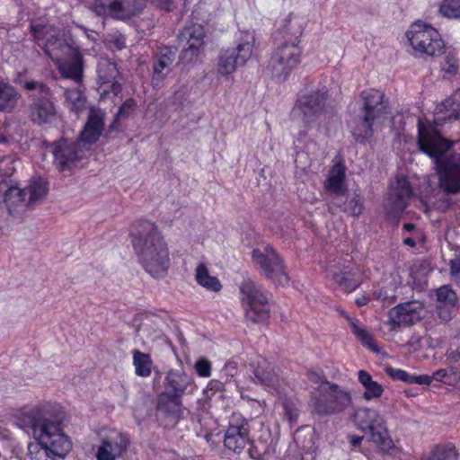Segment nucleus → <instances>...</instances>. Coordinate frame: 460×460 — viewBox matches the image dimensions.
Returning a JSON list of instances; mask_svg holds the SVG:
<instances>
[{"label":"nucleus","instance_id":"f257e3e1","mask_svg":"<svg viewBox=\"0 0 460 460\" xmlns=\"http://www.w3.org/2000/svg\"><path fill=\"white\" fill-rule=\"evenodd\" d=\"M15 424L50 452L56 460L64 459L72 449V442L63 431L62 413L52 405L23 408L15 415Z\"/></svg>","mask_w":460,"mask_h":460},{"label":"nucleus","instance_id":"f03ea898","mask_svg":"<svg viewBox=\"0 0 460 460\" xmlns=\"http://www.w3.org/2000/svg\"><path fill=\"white\" fill-rule=\"evenodd\" d=\"M417 144L420 151L433 158L436 163L439 185L445 192H460V155H451L441 159L452 147L453 143L445 138L434 128H425L421 119L418 120Z\"/></svg>","mask_w":460,"mask_h":460},{"label":"nucleus","instance_id":"7ed1b4c3","mask_svg":"<svg viewBox=\"0 0 460 460\" xmlns=\"http://www.w3.org/2000/svg\"><path fill=\"white\" fill-rule=\"evenodd\" d=\"M131 243L144 270L154 278L166 274L169 267L167 244L151 221L138 220L130 232Z\"/></svg>","mask_w":460,"mask_h":460},{"label":"nucleus","instance_id":"20e7f679","mask_svg":"<svg viewBox=\"0 0 460 460\" xmlns=\"http://www.w3.org/2000/svg\"><path fill=\"white\" fill-rule=\"evenodd\" d=\"M384 98V93L376 89L365 90L360 93L362 107L358 117L349 124L351 134L357 143L365 145L373 137L375 120L385 112Z\"/></svg>","mask_w":460,"mask_h":460},{"label":"nucleus","instance_id":"39448f33","mask_svg":"<svg viewBox=\"0 0 460 460\" xmlns=\"http://www.w3.org/2000/svg\"><path fill=\"white\" fill-rule=\"evenodd\" d=\"M313 412L321 416L337 415L347 410L351 402V394L335 383L326 379L311 394Z\"/></svg>","mask_w":460,"mask_h":460},{"label":"nucleus","instance_id":"423d86ee","mask_svg":"<svg viewBox=\"0 0 460 460\" xmlns=\"http://www.w3.org/2000/svg\"><path fill=\"white\" fill-rule=\"evenodd\" d=\"M23 89L36 90L37 93L31 96V102L28 107L31 121L38 126L51 124L57 119V107L53 93L47 84L35 80L26 81Z\"/></svg>","mask_w":460,"mask_h":460},{"label":"nucleus","instance_id":"0eeeda50","mask_svg":"<svg viewBox=\"0 0 460 460\" xmlns=\"http://www.w3.org/2000/svg\"><path fill=\"white\" fill-rule=\"evenodd\" d=\"M302 47L297 41L283 40L271 52L267 71L279 82H285L301 62Z\"/></svg>","mask_w":460,"mask_h":460},{"label":"nucleus","instance_id":"6e6552de","mask_svg":"<svg viewBox=\"0 0 460 460\" xmlns=\"http://www.w3.org/2000/svg\"><path fill=\"white\" fill-rule=\"evenodd\" d=\"M240 294L246 322L259 323L270 318L269 299L261 285L251 279H243L240 285Z\"/></svg>","mask_w":460,"mask_h":460},{"label":"nucleus","instance_id":"1a4fd4ad","mask_svg":"<svg viewBox=\"0 0 460 460\" xmlns=\"http://www.w3.org/2000/svg\"><path fill=\"white\" fill-rule=\"evenodd\" d=\"M252 260L259 268L261 275L275 285L288 284L289 276L285 261L272 246L264 245L253 249Z\"/></svg>","mask_w":460,"mask_h":460},{"label":"nucleus","instance_id":"9d476101","mask_svg":"<svg viewBox=\"0 0 460 460\" xmlns=\"http://www.w3.org/2000/svg\"><path fill=\"white\" fill-rule=\"evenodd\" d=\"M406 36L412 49L420 54L437 57L445 51V43L439 32L427 23L414 22Z\"/></svg>","mask_w":460,"mask_h":460},{"label":"nucleus","instance_id":"9b49d317","mask_svg":"<svg viewBox=\"0 0 460 460\" xmlns=\"http://www.w3.org/2000/svg\"><path fill=\"white\" fill-rule=\"evenodd\" d=\"M328 91L325 88L298 95L292 109V116L305 127H310L326 108Z\"/></svg>","mask_w":460,"mask_h":460},{"label":"nucleus","instance_id":"f8f14e48","mask_svg":"<svg viewBox=\"0 0 460 460\" xmlns=\"http://www.w3.org/2000/svg\"><path fill=\"white\" fill-rule=\"evenodd\" d=\"M146 5V0H95L94 12L100 16L128 21L139 15Z\"/></svg>","mask_w":460,"mask_h":460},{"label":"nucleus","instance_id":"ddd939ff","mask_svg":"<svg viewBox=\"0 0 460 460\" xmlns=\"http://www.w3.org/2000/svg\"><path fill=\"white\" fill-rule=\"evenodd\" d=\"M205 32L202 26L192 24L184 27L179 33L178 40L182 50L180 54V62L183 65L195 62L204 47Z\"/></svg>","mask_w":460,"mask_h":460},{"label":"nucleus","instance_id":"4468645a","mask_svg":"<svg viewBox=\"0 0 460 460\" xmlns=\"http://www.w3.org/2000/svg\"><path fill=\"white\" fill-rule=\"evenodd\" d=\"M353 420L360 429L369 431L374 443L383 449L389 447L391 441L386 439L383 420L376 411L369 408H358L353 413Z\"/></svg>","mask_w":460,"mask_h":460},{"label":"nucleus","instance_id":"2eb2a0df","mask_svg":"<svg viewBox=\"0 0 460 460\" xmlns=\"http://www.w3.org/2000/svg\"><path fill=\"white\" fill-rule=\"evenodd\" d=\"M329 279L345 292H351L356 289L360 282L358 279V269L351 261V258L346 255L342 261L331 265L326 270Z\"/></svg>","mask_w":460,"mask_h":460},{"label":"nucleus","instance_id":"dca6fc26","mask_svg":"<svg viewBox=\"0 0 460 460\" xmlns=\"http://www.w3.org/2000/svg\"><path fill=\"white\" fill-rule=\"evenodd\" d=\"M251 443L248 421L239 414H233L224 436L225 447L240 454Z\"/></svg>","mask_w":460,"mask_h":460},{"label":"nucleus","instance_id":"f3484780","mask_svg":"<svg viewBox=\"0 0 460 460\" xmlns=\"http://www.w3.org/2000/svg\"><path fill=\"white\" fill-rule=\"evenodd\" d=\"M54 164L59 172L68 170L72 164L82 158L79 142L75 139L61 137L51 144Z\"/></svg>","mask_w":460,"mask_h":460},{"label":"nucleus","instance_id":"a211bd4d","mask_svg":"<svg viewBox=\"0 0 460 460\" xmlns=\"http://www.w3.org/2000/svg\"><path fill=\"white\" fill-rule=\"evenodd\" d=\"M253 45L251 41L241 42L235 48L221 50L218 57V72L227 75L234 73L237 66H243L252 57Z\"/></svg>","mask_w":460,"mask_h":460},{"label":"nucleus","instance_id":"6ab92c4d","mask_svg":"<svg viewBox=\"0 0 460 460\" xmlns=\"http://www.w3.org/2000/svg\"><path fill=\"white\" fill-rule=\"evenodd\" d=\"M424 305L418 300L401 303L389 310V324L392 329L415 324L422 318Z\"/></svg>","mask_w":460,"mask_h":460},{"label":"nucleus","instance_id":"aec40b11","mask_svg":"<svg viewBox=\"0 0 460 460\" xmlns=\"http://www.w3.org/2000/svg\"><path fill=\"white\" fill-rule=\"evenodd\" d=\"M436 313L444 323L452 320L459 308L458 296L451 285H442L434 290Z\"/></svg>","mask_w":460,"mask_h":460},{"label":"nucleus","instance_id":"412c9836","mask_svg":"<svg viewBox=\"0 0 460 460\" xmlns=\"http://www.w3.org/2000/svg\"><path fill=\"white\" fill-rule=\"evenodd\" d=\"M182 411V398L161 393L157 397L156 415L165 426H174Z\"/></svg>","mask_w":460,"mask_h":460},{"label":"nucleus","instance_id":"4be33fe9","mask_svg":"<svg viewBox=\"0 0 460 460\" xmlns=\"http://www.w3.org/2000/svg\"><path fill=\"white\" fill-rule=\"evenodd\" d=\"M104 115L100 108L90 109L87 121L76 139L80 145H92L99 140L104 128Z\"/></svg>","mask_w":460,"mask_h":460},{"label":"nucleus","instance_id":"5701e85b","mask_svg":"<svg viewBox=\"0 0 460 460\" xmlns=\"http://www.w3.org/2000/svg\"><path fill=\"white\" fill-rule=\"evenodd\" d=\"M129 438L126 434L117 432L102 439L96 452L97 460H116L123 456L129 446Z\"/></svg>","mask_w":460,"mask_h":460},{"label":"nucleus","instance_id":"b1692460","mask_svg":"<svg viewBox=\"0 0 460 460\" xmlns=\"http://www.w3.org/2000/svg\"><path fill=\"white\" fill-rule=\"evenodd\" d=\"M98 81L100 86L103 87V92L112 93L118 95L122 91V85L118 81L120 74L118 70L117 65L109 59H101L97 66Z\"/></svg>","mask_w":460,"mask_h":460},{"label":"nucleus","instance_id":"393cba45","mask_svg":"<svg viewBox=\"0 0 460 460\" xmlns=\"http://www.w3.org/2000/svg\"><path fill=\"white\" fill-rule=\"evenodd\" d=\"M177 48L164 47L154 58L152 84L154 87H159L166 75L171 71V66L175 60Z\"/></svg>","mask_w":460,"mask_h":460},{"label":"nucleus","instance_id":"a878e982","mask_svg":"<svg viewBox=\"0 0 460 460\" xmlns=\"http://www.w3.org/2000/svg\"><path fill=\"white\" fill-rule=\"evenodd\" d=\"M456 119H460V89L438 105L434 125L426 126L424 124V127L427 128H434L438 130V127L444 125L447 121Z\"/></svg>","mask_w":460,"mask_h":460},{"label":"nucleus","instance_id":"bb28decb","mask_svg":"<svg viewBox=\"0 0 460 460\" xmlns=\"http://www.w3.org/2000/svg\"><path fill=\"white\" fill-rule=\"evenodd\" d=\"M84 60L81 52L76 49H69L68 58L58 63V68L63 78L80 84L84 77Z\"/></svg>","mask_w":460,"mask_h":460},{"label":"nucleus","instance_id":"cd10ccee","mask_svg":"<svg viewBox=\"0 0 460 460\" xmlns=\"http://www.w3.org/2000/svg\"><path fill=\"white\" fill-rule=\"evenodd\" d=\"M27 190L17 186H8L5 182L0 184V199L5 205L10 215L16 212L18 208L28 207L26 203Z\"/></svg>","mask_w":460,"mask_h":460},{"label":"nucleus","instance_id":"c85d7f7f","mask_svg":"<svg viewBox=\"0 0 460 460\" xmlns=\"http://www.w3.org/2000/svg\"><path fill=\"white\" fill-rule=\"evenodd\" d=\"M192 385V378L184 372L170 370L164 380L163 393L182 398L186 390Z\"/></svg>","mask_w":460,"mask_h":460},{"label":"nucleus","instance_id":"c756f323","mask_svg":"<svg viewBox=\"0 0 460 460\" xmlns=\"http://www.w3.org/2000/svg\"><path fill=\"white\" fill-rule=\"evenodd\" d=\"M411 195L412 190L410 182L406 178L402 177L397 179L395 186L390 192L389 199L395 210L403 211Z\"/></svg>","mask_w":460,"mask_h":460},{"label":"nucleus","instance_id":"7c9ffc66","mask_svg":"<svg viewBox=\"0 0 460 460\" xmlns=\"http://www.w3.org/2000/svg\"><path fill=\"white\" fill-rule=\"evenodd\" d=\"M324 189L329 194H347L345 167L342 164H337L332 167L324 181Z\"/></svg>","mask_w":460,"mask_h":460},{"label":"nucleus","instance_id":"2f4dec72","mask_svg":"<svg viewBox=\"0 0 460 460\" xmlns=\"http://www.w3.org/2000/svg\"><path fill=\"white\" fill-rule=\"evenodd\" d=\"M253 380L264 386L275 387L279 382V376L271 364L262 358L257 362L253 370Z\"/></svg>","mask_w":460,"mask_h":460},{"label":"nucleus","instance_id":"473e14b6","mask_svg":"<svg viewBox=\"0 0 460 460\" xmlns=\"http://www.w3.org/2000/svg\"><path fill=\"white\" fill-rule=\"evenodd\" d=\"M20 94L8 82L0 79V111L11 112L17 106Z\"/></svg>","mask_w":460,"mask_h":460},{"label":"nucleus","instance_id":"72a5a7b5","mask_svg":"<svg viewBox=\"0 0 460 460\" xmlns=\"http://www.w3.org/2000/svg\"><path fill=\"white\" fill-rule=\"evenodd\" d=\"M303 24L304 22L301 18L290 14L283 25V40L297 41V44L300 45V38L304 32Z\"/></svg>","mask_w":460,"mask_h":460},{"label":"nucleus","instance_id":"f704fd0d","mask_svg":"<svg viewBox=\"0 0 460 460\" xmlns=\"http://www.w3.org/2000/svg\"><path fill=\"white\" fill-rule=\"evenodd\" d=\"M27 190L26 203L28 206H33L48 194L47 181L39 177L31 181L30 184L23 189Z\"/></svg>","mask_w":460,"mask_h":460},{"label":"nucleus","instance_id":"c9c22d12","mask_svg":"<svg viewBox=\"0 0 460 460\" xmlns=\"http://www.w3.org/2000/svg\"><path fill=\"white\" fill-rule=\"evenodd\" d=\"M195 279L197 283L206 289L213 292H218L222 285L217 277L209 275L208 269L203 263H199L196 268Z\"/></svg>","mask_w":460,"mask_h":460},{"label":"nucleus","instance_id":"e433bc0d","mask_svg":"<svg viewBox=\"0 0 460 460\" xmlns=\"http://www.w3.org/2000/svg\"><path fill=\"white\" fill-rule=\"evenodd\" d=\"M66 105L68 110L76 114L82 112L86 106V98L83 92L77 88L65 91Z\"/></svg>","mask_w":460,"mask_h":460},{"label":"nucleus","instance_id":"4c0bfd02","mask_svg":"<svg viewBox=\"0 0 460 460\" xmlns=\"http://www.w3.org/2000/svg\"><path fill=\"white\" fill-rule=\"evenodd\" d=\"M132 354L136 375L141 377L149 376L151 375V368L153 365L151 356L148 353L141 352L138 349H134Z\"/></svg>","mask_w":460,"mask_h":460},{"label":"nucleus","instance_id":"58836bf2","mask_svg":"<svg viewBox=\"0 0 460 460\" xmlns=\"http://www.w3.org/2000/svg\"><path fill=\"white\" fill-rule=\"evenodd\" d=\"M137 102L133 98L127 99L119 108V111L114 117V120L109 126L108 131H119L120 126L119 122L122 119L128 118L132 111L135 110Z\"/></svg>","mask_w":460,"mask_h":460},{"label":"nucleus","instance_id":"ea45409f","mask_svg":"<svg viewBox=\"0 0 460 460\" xmlns=\"http://www.w3.org/2000/svg\"><path fill=\"white\" fill-rule=\"evenodd\" d=\"M438 12L447 19L460 20V0H442Z\"/></svg>","mask_w":460,"mask_h":460},{"label":"nucleus","instance_id":"a19ab883","mask_svg":"<svg viewBox=\"0 0 460 460\" xmlns=\"http://www.w3.org/2000/svg\"><path fill=\"white\" fill-rule=\"evenodd\" d=\"M363 198L359 193L355 192L349 200H348L347 198L345 199L341 212H344L352 217H358L363 212Z\"/></svg>","mask_w":460,"mask_h":460},{"label":"nucleus","instance_id":"79ce46f5","mask_svg":"<svg viewBox=\"0 0 460 460\" xmlns=\"http://www.w3.org/2000/svg\"><path fill=\"white\" fill-rule=\"evenodd\" d=\"M434 380L447 385H453L460 379V373L456 367L438 369L433 373Z\"/></svg>","mask_w":460,"mask_h":460},{"label":"nucleus","instance_id":"37998d69","mask_svg":"<svg viewBox=\"0 0 460 460\" xmlns=\"http://www.w3.org/2000/svg\"><path fill=\"white\" fill-rule=\"evenodd\" d=\"M352 326L353 333L361 341L362 344L371 350L378 351V347L376 344L372 336L365 330L361 329L351 318L346 316Z\"/></svg>","mask_w":460,"mask_h":460},{"label":"nucleus","instance_id":"c03bdc74","mask_svg":"<svg viewBox=\"0 0 460 460\" xmlns=\"http://www.w3.org/2000/svg\"><path fill=\"white\" fill-rule=\"evenodd\" d=\"M28 452L30 460H56L46 447L37 440L28 445Z\"/></svg>","mask_w":460,"mask_h":460},{"label":"nucleus","instance_id":"a18cd8bd","mask_svg":"<svg viewBox=\"0 0 460 460\" xmlns=\"http://www.w3.org/2000/svg\"><path fill=\"white\" fill-rule=\"evenodd\" d=\"M30 31L32 34L34 42L41 46L47 40L49 30L47 24L38 21L31 23Z\"/></svg>","mask_w":460,"mask_h":460},{"label":"nucleus","instance_id":"49530a36","mask_svg":"<svg viewBox=\"0 0 460 460\" xmlns=\"http://www.w3.org/2000/svg\"><path fill=\"white\" fill-rule=\"evenodd\" d=\"M385 373L393 380L402 381L406 384H413V375L407 373L405 370L388 367L385 368Z\"/></svg>","mask_w":460,"mask_h":460},{"label":"nucleus","instance_id":"de8ad7c7","mask_svg":"<svg viewBox=\"0 0 460 460\" xmlns=\"http://www.w3.org/2000/svg\"><path fill=\"white\" fill-rule=\"evenodd\" d=\"M442 70L450 75H456L458 70V60L452 54L447 53L444 58V63L442 64Z\"/></svg>","mask_w":460,"mask_h":460},{"label":"nucleus","instance_id":"09e8293b","mask_svg":"<svg viewBox=\"0 0 460 460\" xmlns=\"http://www.w3.org/2000/svg\"><path fill=\"white\" fill-rule=\"evenodd\" d=\"M365 389L366 390L363 394V398L367 401H370L375 398H379L384 392L383 386L377 382H375L372 385L365 386Z\"/></svg>","mask_w":460,"mask_h":460},{"label":"nucleus","instance_id":"8fccbe9b","mask_svg":"<svg viewBox=\"0 0 460 460\" xmlns=\"http://www.w3.org/2000/svg\"><path fill=\"white\" fill-rule=\"evenodd\" d=\"M332 196L330 204H329V212L332 214H335L336 210L339 209L340 211L342 210V208L344 206V201L346 199V194H330Z\"/></svg>","mask_w":460,"mask_h":460},{"label":"nucleus","instance_id":"3c124183","mask_svg":"<svg viewBox=\"0 0 460 460\" xmlns=\"http://www.w3.org/2000/svg\"><path fill=\"white\" fill-rule=\"evenodd\" d=\"M197 374L201 377H208L211 374V363L207 358H200L195 363Z\"/></svg>","mask_w":460,"mask_h":460},{"label":"nucleus","instance_id":"603ef678","mask_svg":"<svg viewBox=\"0 0 460 460\" xmlns=\"http://www.w3.org/2000/svg\"><path fill=\"white\" fill-rule=\"evenodd\" d=\"M284 414L288 420L292 424L297 420L298 410L291 403L286 402L284 403Z\"/></svg>","mask_w":460,"mask_h":460},{"label":"nucleus","instance_id":"864d4df0","mask_svg":"<svg viewBox=\"0 0 460 460\" xmlns=\"http://www.w3.org/2000/svg\"><path fill=\"white\" fill-rule=\"evenodd\" d=\"M449 271L452 277L460 276V252L449 261Z\"/></svg>","mask_w":460,"mask_h":460},{"label":"nucleus","instance_id":"5fc2aeb1","mask_svg":"<svg viewBox=\"0 0 460 460\" xmlns=\"http://www.w3.org/2000/svg\"><path fill=\"white\" fill-rule=\"evenodd\" d=\"M152 2L159 8L170 12L174 9V2L172 0H152Z\"/></svg>","mask_w":460,"mask_h":460},{"label":"nucleus","instance_id":"6e6d98bb","mask_svg":"<svg viewBox=\"0 0 460 460\" xmlns=\"http://www.w3.org/2000/svg\"><path fill=\"white\" fill-rule=\"evenodd\" d=\"M358 381L364 387L376 382L372 379V376L365 370L358 371Z\"/></svg>","mask_w":460,"mask_h":460},{"label":"nucleus","instance_id":"4d7b16f0","mask_svg":"<svg viewBox=\"0 0 460 460\" xmlns=\"http://www.w3.org/2000/svg\"><path fill=\"white\" fill-rule=\"evenodd\" d=\"M237 372V364L234 361L227 362L222 369V374L234 376Z\"/></svg>","mask_w":460,"mask_h":460},{"label":"nucleus","instance_id":"13d9d810","mask_svg":"<svg viewBox=\"0 0 460 460\" xmlns=\"http://www.w3.org/2000/svg\"><path fill=\"white\" fill-rule=\"evenodd\" d=\"M434 380L433 375H420V376H415L413 375V384L418 385H430V383Z\"/></svg>","mask_w":460,"mask_h":460},{"label":"nucleus","instance_id":"bf43d9fd","mask_svg":"<svg viewBox=\"0 0 460 460\" xmlns=\"http://www.w3.org/2000/svg\"><path fill=\"white\" fill-rule=\"evenodd\" d=\"M250 447L248 448V454L252 459L258 460L261 458V452L258 448L253 445V442L251 440V443L248 444Z\"/></svg>","mask_w":460,"mask_h":460},{"label":"nucleus","instance_id":"052dcab7","mask_svg":"<svg viewBox=\"0 0 460 460\" xmlns=\"http://www.w3.org/2000/svg\"><path fill=\"white\" fill-rule=\"evenodd\" d=\"M111 42L118 49H122L126 48V38L122 35L115 36Z\"/></svg>","mask_w":460,"mask_h":460},{"label":"nucleus","instance_id":"680f3d73","mask_svg":"<svg viewBox=\"0 0 460 460\" xmlns=\"http://www.w3.org/2000/svg\"><path fill=\"white\" fill-rule=\"evenodd\" d=\"M362 439H363V437H361V436H351L349 442L353 447H356L360 446Z\"/></svg>","mask_w":460,"mask_h":460},{"label":"nucleus","instance_id":"e2e57ef3","mask_svg":"<svg viewBox=\"0 0 460 460\" xmlns=\"http://www.w3.org/2000/svg\"><path fill=\"white\" fill-rule=\"evenodd\" d=\"M403 243L405 245H408L410 247H415L416 246V242L413 238L411 237H407L403 240Z\"/></svg>","mask_w":460,"mask_h":460},{"label":"nucleus","instance_id":"0e129e2a","mask_svg":"<svg viewBox=\"0 0 460 460\" xmlns=\"http://www.w3.org/2000/svg\"><path fill=\"white\" fill-rule=\"evenodd\" d=\"M403 229L408 231V232H411V231L415 229V225L412 224V223H405L403 225Z\"/></svg>","mask_w":460,"mask_h":460},{"label":"nucleus","instance_id":"69168bd1","mask_svg":"<svg viewBox=\"0 0 460 460\" xmlns=\"http://www.w3.org/2000/svg\"><path fill=\"white\" fill-rule=\"evenodd\" d=\"M367 301H368V299L367 297L363 296L362 298H358L356 300V304L358 305L361 306V305H367Z\"/></svg>","mask_w":460,"mask_h":460}]
</instances>
